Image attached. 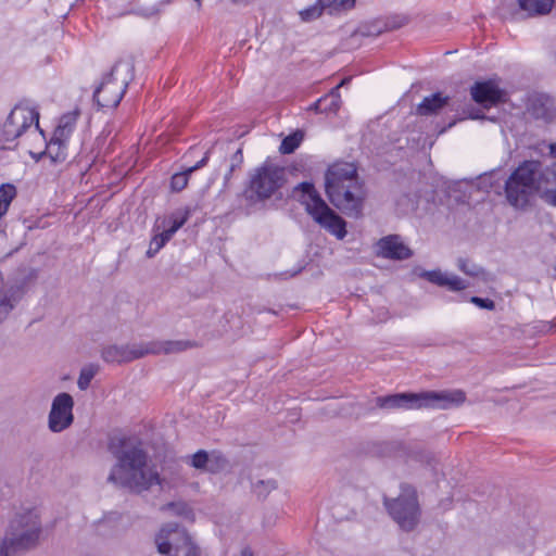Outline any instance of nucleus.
<instances>
[{
	"label": "nucleus",
	"mask_w": 556,
	"mask_h": 556,
	"mask_svg": "<svg viewBox=\"0 0 556 556\" xmlns=\"http://www.w3.org/2000/svg\"><path fill=\"white\" fill-rule=\"evenodd\" d=\"M58 152V146H55L53 149H52V153H56Z\"/></svg>",
	"instance_id": "nucleus-48"
},
{
	"label": "nucleus",
	"mask_w": 556,
	"mask_h": 556,
	"mask_svg": "<svg viewBox=\"0 0 556 556\" xmlns=\"http://www.w3.org/2000/svg\"><path fill=\"white\" fill-rule=\"evenodd\" d=\"M326 195L330 203L348 217L359 218L363 216L367 197L363 181L333 190H327Z\"/></svg>",
	"instance_id": "nucleus-10"
},
{
	"label": "nucleus",
	"mask_w": 556,
	"mask_h": 556,
	"mask_svg": "<svg viewBox=\"0 0 556 556\" xmlns=\"http://www.w3.org/2000/svg\"><path fill=\"white\" fill-rule=\"evenodd\" d=\"M308 110L314 111L316 113H324L323 97L315 101L313 104H311Z\"/></svg>",
	"instance_id": "nucleus-42"
},
{
	"label": "nucleus",
	"mask_w": 556,
	"mask_h": 556,
	"mask_svg": "<svg viewBox=\"0 0 556 556\" xmlns=\"http://www.w3.org/2000/svg\"><path fill=\"white\" fill-rule=\"evenodd\" d=\"M355 5V0H331V7L329 9L332 10H348L352 9Z\"/></svg>",
	"instance_id": "nucleus-40"
},
{
	"label": "nucleus",
	"mask_w": 556,
	"mask_h": 556,
	"mask_svg": "<svg viewBox=\"0 0 556 556\" xmlns=\"http://www.w3.org/2000/svg\"><path fill=\"white\" fill-rule=\"evenodd\" d=\"M194 1L198 3V7L200 8L202 0H194Z\"/></svg>",
	"instance_id": "nucleus-50"
},
{
	"label": "nucleus",
	"mask_w": 556,
	"mask_h": 556,
	"mask_svg": "<svg viewBox=\"0 0 556 556\" xmlns=\"http://www.w3.org/2000/svg\"><path fill=\"white\" fill-rule=\"evenodd\" d=\"M351 77H345L343 78L339 85H337L334 88H338V91L340 90L341 87H344L346 86L350 81H351Z\"/></svg>",
	"instance_id": "nucleus-44"
},
{
	"label": "nucleus",
	"mask_w": 556,
	"mask_h": 556,
	"mask_svg": "<svg viewBox=\"0 0 556 556\" xmlns=\"http://www.w3.org/2000/svg\"><path fill=\"white\" fill-rule=\"evenodd\" d=\"M331 7V0H317L316 3L300 11V17L303 22H312L318 18L325 9Z\"/></svg>",
	"instance_id": "nucleus-28"
},
{
	"label": "nucleus",
	"mask_w": 556,
	"mask_h": 556,
	"mask_svg": "<svg viewBox=\"0 0 556 556\" xmlns=\"http://www.w3.org/2000/svg\"><path fill=\"white\" fill-rule=\"evenodd\" d=\"M235 3H248L250 0H232Z\"/></svg>",
	"instance_id": "nucleus-47"
},
{
	"label": "nucleus",
	"mask_w": 556,
	"mask_h": 556,
	"mask_svg": "<svg viewBox=\"0 0 556 556\" xmlns=\"http://www.w3.org/2000/svg\"><path fill=\"white\" fill-rule=\"evenodd\" d=\"M278 488V483L274 479L257 480L252 484V491L258 500H266L269 493Z\"/></svg>",
	"instance_id": "nucleus-32"
},
{
	"label": "nucleus",
	"mask_w": 556,
	"mask_h": 556,
	"mask_svg": "<svg viewBox=\"0 0 556 556\" xmlns=\"http://www.w3.org/2000/svg\"><path fill=\"white\" fill-rule=\"evenodd\" d=\"M295 189L302 192L301 203L313 220L337 239L342 240L348 232L346 222L326 203L314 185L303 181Z\"/></svg>",
	"instance_id": "nucleus-6"
},
{
	"label": "nucleus",
	"mask_w": 556,
	"mask_h": 556,
	"mask_svg": "<svg viewBox=\"0 0 556 556\" xmlns=\"http://www.w3.org/2000/svg\"><path fill=\"white\" fill-rule=\"evenodd\" d=\"M157 552L163 556H200V547L188 530L177 522H167L155 534Z\"/></svg>",
	"instance_id": "nucleus-9"
},
{
	"label": "nucleus",
	"mask_w": 556,
	"mask_h": 556,
	"mask_svg": "<svg viewBox=\"0 0 556 556\" xmlns=\"http://www.w3.org/2000/svg\"><path fill=\"white\" fill-rule=\"evenodd\" d=\"M193 210L190 206H185L174 211L168 216V228L167 232L174 236L190 218Z\"/></svg>",
	"instance_id": "nucleus-25"
},
{
	"label": "nucleus",
	"mask_w": 556,
	"mask_h": 556,
	"mask_svg": "<svg viewBox=\"0 0 556 556\" xmlns=\"http://www.w3.org/2000/svg\"><path fill=\"white\" fill-rule=\"evenodd\" d=\"M228 152V146H225V144H213L211 149H208L203 157L198 161L194 165L192 166H189L188 168H186L184 172L181 173H176L172 176L170 178V189L175 192H179L181 190H184L187 185H188V180H189V175L192 174L193 172L202 168L203 166H205L211 157V155H214V154H219V157H224L225 154Z\"/></svg>",
	"instance_id": "nucleus-18"
},
{
	"label": "nucleus",
	"mask_w": 556,
	"mask_h": 556,
	"mask_svg": "<svg viewBox=\"0 0 556 556\" xmlns=\"http://www.w3.org/2000/svg\"><path fill=\"white\" fill-rule=\"evenodd\" d=\"M16 197V188L13 184H2L0 186V218L4 216L13 199Z\"/></svg>",
	"instance_id": "nucleus-29"
},
{
	"label": "nucleus",
	"mask_w": 556,
	"mask_h": 556,
	"mask_svg": "<svg viewBox=\"0 0 556 556\" xmlns=\"http://www.w3.org/2000/svg\"><path fill=\"white\" fill-rule=\"evenodd\" d=\"M42 525L35 509L17 513L0 541V556H20L35 549L40 542Z\"/></svg>",
	"instance_id": "nucleus-3"
},
{
	"label": "nucleus",
	"mask_w": 556,
	"mask_h": 556,
	"mask_svg": "<svg viewBox=\"0 0 556 556\" xmlns=\"http://www.w3.org/2000/svg\"><path fill=\"white\" fill-rule=\"evenodd\" d=\"M528 110L534 118L549 122L556 117V100L544 93L535 94L530 99Z\"/></svg>",
	"instance_id": "nucleus-22"
},
{
	"label": "nucleus",
	"mask_w": 556,
	"mask_h": 556,
	"mask_svg": "<svg viewBox=\"0 0 556 556\" xmlns=\"http://www.w3.org/2000/svg\"><path fill=\"white\" fill-rule=\"evenodd\" d=\"M131 71V63L118 61L111 72L104 75L93 92V100L99 108L114 109L119 104L132 77Z\"/></svg>",
	"instance_id": "nucleus-8"
},
{
	"label": "nucleus",
	"mask_w": 556,
	"mask_h": 556,
	"mask_svg": "<svg viewBox=\"0 0 556 556\" xmlns=\"http://www.w3.org/2000/svg\"><path fill=\"white\" fill-rule=\"evenodd\" d=\"M241 556H253V553L250 548H244L241 552Z\"/></svg>",
	"instance_id": "nucleus-45"
},
{
	"label": "nucleus",
	"mask_w": 556,
	"mask_h": 556,
	"mask_svg": "<svg viewBox=\"0 0 556 556\" xmlns=\"http://www.w3.org/2000/svg\"><path fill=\"white\" fill-rule=\"evenodd\" d=\"M232 174H233V172H230V168L228 167V170H227V173H226V174H225V176H224V186H225V187H227V185H228L229 180H230V179H231V177H232Z\"/></svg>",
	"instance_id": "nucleus-43"
},
{
	"label": "nucleus",
	"mask_w": 556,
	"mask_h": 556,
	"mask_svg": "<svg viewBox=\"0 0 556 556\" xmlns=\"http://www.w3.org/2000/svg\"><path fill=\"white\" fill-rule=\"evenodd\" d=\"M168 507L174 511L175 515L184 516L186 518L192 516L191 508L185 503H169Z\"/></svg>",
	"instance_id": "nucleus-38"
},
{
	"label": "nucleus",
	"mask_w": 556,
	"mask_h": 556,
	"mask_svg": "<svg viewBox=\"0 0 556 556\" xmlns=\"http://www.w3.org/2000/svg\"><path fill=\"white\" fill-rule=\"evenodd\" d=\"M400 494L394 498L383 497V505L392 520L404 532L414 531L421 517L417 490L409 483H401Z\"/></svg>",
	"instance_id": "nucleus-7"
},
{
	"label": "nucleus",
	"mask_w": 556,
	"mask_h": 556,
	"mask_svg": "<svg viewBox=\"0 0 556 556\" xmlns=\"http://www.w3.org/2000/svg\"><path fill=\"white\" fill-rule=\"evenodd\" d=\"M439 287L446 288L450 291H460L469 287L468 280H430Z\"/></svg>",
	"instance_id": "nucleus-37"
},
{
	"label": "nucleus",
	"mask_w": 556,
	"mask_h": 556,
	"mask_svg": "<svg viewBox=\"0 0 556 556\" xmlns=\"http://www.w3.org/2000/svg\"><path fill=\"white\" fill-rule=\"evenodd\" d=\"M122 515L118 513H110L104 516L97 525V530L101 535H113L118 532L117 523L121 521Z\"/></svg>",
	"instance_id": "nucleus-27"
},
{
	"label": "nucleus",
	"mask_w": 556,
	"mask_h": 556,
	"mask_svg": "<svg viewBox=\"0 0 556 556\" xmlns=\"http://www.w3.org/2000/svg\"><path fill=\"white\" fill-rule=\"evenodd\" d=\"M79 112H68L61 116L56 128L53 131V136L50 141L47 143L46 151L33 156L36 160L41 159L43 155L48 154L52 162H63L66 159V142L68 141L71 135L73 134Z\"/></svg>",
	"instance_id": "nucleus-11"
},
{
	"label": "nucleus",
	"mask_w": 556,
	"mask_h": 556,
	"mask_svg": "<svg viewBox=\"0 0 556 556\" xmlns=\"http://www.w3.org/2000/svg\"><path fill=\"white\" fill-rule=\"evenodd\" d=\"M73 407V396L67 392H61L53 399L48 416V427L52 432L59 433L72 426Z\"/></svg>",
	"instance_id": "nucleus-13"
},
{
	"label": "nucleus",
	"mask_w": 556,
	"mask_h": 556,
	"mask_svg": "<svg viewBox=\"0 0 556 556\" xmlns=\"http://www.w3.org/2000/svg\"><path fill=\"white\" fill-rule=\"evenodd\" d=\"M551 151L556 155V142L551 146Z\"/></svg>",
	"instance_id": "nucleus-46"
},
{
	"label": "nucleus",
	"mask_w": 556,
	"mask_h": 556,
	"mask_svg": "<svg viewBox=\"0 0 556 556\" xmlns=\"http://www.w3.org/2000/svg\"><path fill=\"white\" fill-rule=\"evenodd\" d=\"M470 302L482 309L492 311L495 307L494 301L489 298L471 296Z\"/></svg>",
	"instance_id": "nucleus-39"
},
{
	"label": "nucleus",
	"mask_w": 556,
	"mask_h": 556,
	"mask_svg": "<svg viewBox=\"0 0 556 556\" xmlns=\"http://www.w3.org/2000/svg\"><path fill=\"white\" fill-rule=\"evenodd\" d=\"M33 124L39 128V112L22 103L16 104L10 112L2 127V139L7 142L21 137Z\"/></svg>",
	"instance_id": "nucleus-12"
},
{
	"label": "nucleus",
	"mask_w": 556,
	"mask_h": 556,
	"mask_svg": "<svg viewBox=\"0 0 556 556\" xmlns=\"http://www.w3.org/2000/svg\"><path fill=\"white\" fill-rule=\"evenodd\" d=\"M395 25H389V23L382 21V20H375L370 23L362 24L357 28V34L362 37H377L381 35L382 33L395 28Z\"/></svg>",
	"instance_id": "nucleus-26"
},
{
	"label": "nucleus",
	"mask_w": 556,
	"mask_h": 556,
	"mask_svg": "<svg viewBox=\"0 0 556 556\" xmlns=\"http://www.w3.org/2000/svg\"><path fill=\"white\" fill-rule=\"evenodd\" d=\"M354 182H362L357 167L353 163L337 162L325 174V191L342 188Z\"/></svg>",
	"instance_id": "nucleus-16"
},
{
	"label": "nucleus",
	"mask_w": 556,
	"mask_h": 556,
	"mask_svg": "<svg viewBox=\"0 0 556 556\" xmlns=\"http://www.w3.org/2000/svg\"><path fill=\"white\" fill-rule=\"evenodd\" d=\"M472 100L478 104L490 108L504 103L507 94L494 80L477 81L470 89Z\"/></svg>",
	"instance_id": "nucleus-17"
},
{
	"label": "nucleus",
	"mask_w": 556,
	"mask_h": 556,
	"mask_svg": "<svg viewBox=\"0 0 556 556\" xmlns=\"http://www.w3.org/2000/svg\"><path fill=\"white\" fill-rule=\"evenodd\" d=\"M504 192L516 210H526L535 193L556 206V162L545 165L535 160L523 161L505 180Z\"/></svg>",
	"instance_id": "nucleus-2"
},
{
	"label": "nucleus",
	"mask_w": 556,
	"mask_h": 556,
	"mask_svg": "<svg viewBox=\"0 0 556 556\" xmlns=\"http://www.w3.org/2000/svg\"><path fill=\"white\" fill-rule=\"evenodd\" d=\"M187 463L198 470L212 473L225 469L228 465L227 458L220 452L213 451L208 453L205 450L195 452L192 456L188 457Z\"/></svg>",
	"instance_id": "nucleus-19"
},
{
	"label": "nucleus",
	"mask_w": 556,
	"mask_h": 556,
	"mask_svg": "<svg viewBox=\"0 0 556 556\" xmlns=\"http://www.w3.org/2000/svg\"><path fill=\"white\" fill-rule=\"evenodd\" d=\"M215 144H225V146H228V152L225 154L224 157H219V154H214L213 156H217L218 160L223 161L226 159V156L231 153L230 155V159H229V168H230V172H235L239 168H241V165L243 163V153H242V149L241 148H238L237 150L235 151H231V143L230 142H216Z\"/></svg>",
	"instance_id": "nucleus-35"
},
{
	"label": "nucleus",
	"mask_w": 556,
	"mask_h": 556,
	"mask_svg": "<svg viewBox=\"0 0 556 556\" xmlns=\"http://www.w3.org/2000/svg\"><path fill=\"white\" fill-rule=\"evenodd\" d=\"M448 103V97H444L441 92L432 93L417 105L416 112L420 116H430L437 114Z\"/></svg>",
	"instance_id": "nucleus-23"
},
{
	"label": "nucleus",
	"mask_w": 556,
	"mask_h": 556,
	"mask_svg": "<svg viewBox=\"0 0 556 556\" xmlns=\"http://www.w3.org/2000/svg\"><path fill=\"white\" fill-rule=\"evenodd\" d=\"M303 139V131L295 130L282 139L281 144L279 147V151L282 154H291L300 147Z\"/></svg>",
	"instance_id": "nucleus-30"
},
{
	"label": "nucleus",
	"mask_w": 556,
	"mask_h": 556,
	"mask_svg": "<svg viewBox=\"0 0 556 556\" xmlns=\"http://www.w3.org/2000/svg\"><path fill=\"white\" fill-rule=\"evenodd\" d=\"M419 408L451 409L466 401L463 390L425 391L418 393Z\"/></svg>",
	"instance_id": "nucleus-14"
},
{
	"label": "nucleus",
	"mask_w": 556,
	"mask_h": 556,
	"mask_svg": "<svg viewBox=\"0 0 556 556\" xmlns=\"http://www.w3.org/2000/svg\"><path fill=\"white\" fill-rule=\"evenodd\" d=\"M99 371V365L88 364L80 369L77 386L79 390L85 391L89 388L91 380Z\"/></svg>",
	"instance_id": "nucleus-33"
},
{
	"label": "nucleus",
	"mask_w": 556,
	"mask_h": 556,
	"mask_svg": "<svg viewBox=\"0 0 556 556\" xmlns=\"http://www.w3.org/2000/svg\"><path fill=\"white\" fill-rule=\"evenodd\" d=\"M457 267L462 273L471 278H485L484 269L467 258H458Z\"/></svg>",
	"instance_id": "nucleus-34"
},
{
	"label": "nucleus",
	"mask_w": 556,
	"mask_h": 556,
	"mask_svg": "<svg viewBox=\"0 0 556 556\" xmlns=\"http://www.w3.org/2000/svg\"><path fill=\"white\" fill-rule=\"evenodd\" d=\"M341 96L338 88H332L327 94L323 96L324 113L337 114L341 106Z\"/></svg>",
	"instance_id": "nucleus-31"
},
{
	"label": "nucleus",
	"mask_w": 556,
	"mask_h": 556,
	"mask_svg": "<svg viewBox=\"0 0 556 556\" xmlns=\"http://www.w3.org/2000/svg\"><path fill=\"white\" fill-rule=\"evenodd\" d=\"M376 407L380 409H418V393L402 392L393 393L375 399Z\"/></svg>",
	"instance_id": "nucleus-20"
},
{
	"label": "nucleus",
	"mask_w": 556,
	"mask_h": 556,
	"mask_svg": "<svg viewBox=\"0 0 556 556\" xmlns=\"http://www.w3.org/2000/svg\"><path fill=\"white\" fill-rule=\"evenodd\" d=\"M27 291V280H0V324L20 303Z\"/></svg>",
	"instance_id": "nucleus-15"
},
{
	"label": "nucleus",
	"mask_w": 556,
	"mask_h": 556,
	"mask_svg": "<svg viewBox=\"0 0 556 556\" xmlns=\"http://www.w3.org/2000/svg\"><path fill=\"white\" fill-rule=\"evenodd\" d=\"M419 278H432V279H435V278H458V277L455 276V275L448 276V275L442 273L440 269H433V270L422 271L419 275Z\"/></svg>",
	"instance_id": "nucleus-41"
},
{
	"label": "nucleus",
	"mask_w": 556,
	"mask_h": 556,
	"mask_svg": "<svg viewBox=\"0 0 556 556\" xmlns=\"http://www.w3.org/2000/svg\"><path fill=\"white\" fill-rule=\"evenodd\" d=\"M556 0H517L520 10L528 16H543L548 14Z\"/></svg>",
	"instance_id": "nucleus-24"
},
{
	"label": "nucleus",
	"mask_w": 556,
	"mask_h": 556,
	"mask_svg": "<svg viewBox=\"0 0 556 556\" xmlns=\"http://www.w3.org/2000/svg\"><path fill=\"white\" fill-rule=\"evenodd\" d=\"M287 182L286 168L270 161H265L254 168L242 197L250 208L264 207L271 198L281 199L280 190Z\"/></svg>",
	"instance_id": "nucleus-4"
},
{
	"label": "nucleus",
	"mask_w": 556,
	"mask_h": 556,
	"mask_svg": "<svg viewBox=\"0 0 556 556\" xmlns=\"http://www.w3.org/2000/svg\"><path fill=\"white\" fill-rule=\"evenodd\" d=\"M108 450L116 459L108 481L140 494L161 484V478L153 467H149V455L142 447V442L136 437H112Z\"/></svg>",
	"instance_id": "nucleus-1"
},
{
	"label": "nucleus",
	"mask_w": 556,
	"mask_h": 556,
	"mask_svg": "<svg viewBox=\"0 0 556 556\" xmlns=\"http://www.w3.org/2000/svg\"><path fill=\"white\" fill-rule=\"evenodd\" d=\"M378 254L391 260L403 261L413 255V251L404 244L399 235L386 236L377 242Z\"/></svg>",
	"instance_id": "nucleus-21"
},
{
	"label": "nucleus",
	"mask_w": 556,
	"mask_h": 556,
	"mask_svg": "<svg viewBox=\"0 0 556 556\" xmlns=\"http://www.w3.org/2000/svg\"><path fill=\"white\" fill-rule=\"evenodd\" d=\"M192 340H155L127 345H108L101 351V357L106 363H129L147 355L176 354L198 348Z\"/></svg>",
	"instance_id": "nucleus-5"
},
{
	"label": "nucleus",
	"mask_w": 556,
	"mask_h": 556,
	"mask_svg": "<svg viewBox=\"0 0 556 556\" xmlns=\"http://www.w3.org/2000/svg\"><path fill=\"white\" fill-rule=\"evenodd\" d=\"M172 237L173 236L169 235L166 229L153 236L150 241L149 249L147 250V256L153 257L172 239Z\"/></svg>",
	"instance_id": "nucleus-36"
},
{
	"label": "nucleus",
	"mask_w": 556,
	"mask_h": 556,
	"mask_svg": "<svg viewBox=\"0 0 556 556\" xmlns=\"http://www.w3.org/2000/svg\"><path fill=\"white\" fill-rule=\"evenodd\" d=\"M404 200H409L408 195H404L402 199H401V202L404 201Z\"/></svg>",
	"instance_id": "nucleus-49"
}]
</instances>
